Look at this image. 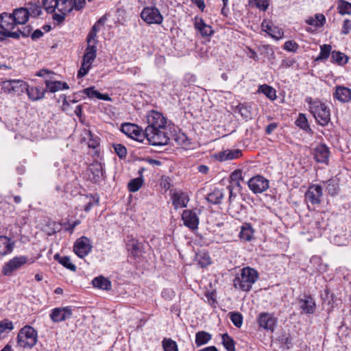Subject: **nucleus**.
Here are the masks:
<instances>
[{
    "label": "nucleus",
    "mask_w": 351,
    "mask_h": 351,
    "mask_svg": "<svg viewBox=\"0 0 351 351\" xmlns=\"http://www.w3.org/2000/svg\"><path fill=\"white\" fill-rule=\"evenodd\" d=\"M147 126L145 128V136L149 145L162 146L169 141L167 128V119L163 114L152 110L147 115Z\"/></svg>",
    "instance_id": "1"
},
{
    "label": "nucleus",
    "mask_w": 351,
    "mask_h": 351,
    "mask_svg": "<svg viewBox=\"0 0 351 351\" xmlns=\"http://www.w3.org/2000/svg\"><path fill=\"white\" fill-rule=\"evenodd\" d=\"M258 279V274L257 271L250 267H245L243 268L241 270V273L235 277L234 280V287L243 291H249Z\"/></svg>",
    "instance_id": "2"
},
{
    "label": "nucleus",
    "mask_w": 351,
    "mask_h": 351,
    "mask_svg": "<svg viewBox=\"0 0 351 351\" xmlns=\"http://www.w3.org/2000/svg\"><path fill=\"white\" fill-rule=\"evenodd\" d=\"M306 101L309 104V110L317 122L322 125H326L330 121V112L328 107L319 100H313L307 97Z\"/></svg>",
    "instance_id": "3"
},
{
    "label": "nucleus",
    "mask_w": 351,
    "mask_h": 351,
    "mask_svg": "<svg viewBox=\"0 0 351 351\" xmlns=\"http://www.w3.org/2000/svg\"><path fill=\"white\" fill-rule=\"evenodd\" d=\"M17 25L12 13L3 12L0 14V34L4 38H19V33L12 32Z\"/></svg>",
    "instance_id": "4"
},
{
    "label": "nucleus",
    "mask_w": 351,
    "mask_h": 351,
    "mask_svg": "<svg viewBox=\"0 0 351 351\" xmlns=\"http://www.w3.org/2000/svg\"><path fill=\"white\" fill-rule=\"evenodd\" d=\"M37 331L32 326L26 325L19 332L17 345L23 348H32L37 342Z\"/></svg>",
    "instance_id": "5"
},
{
    "label": "nucleus",
    "mask_w": 351,
    "mask_h": 351,
    "mask_svg": "<svg viewBox=\"0 0 351 351\" xmlns=\"http://www.w3.org/2000/svg\"><path fill=\"white\" fill-rule=\"evenodd\" d=\"M96 53L97 46L95 45H87V47L83 56L81 67L77 73L78 78L84 77L88 73L96 58Z\"/></svg>",
    "instance_id": "6"
},
{
    "label": "nucleus",
    "mask_w": 351,
    "mask_h": 351,
    "mask_svg": "<svg viewBox=\"0 0 351 351\" xmlns=\"http://www.w3.org/2000/svg\"><path fill=\"white\" fill-rule=\"evenodd\" d=\"M140 16L147 25H161L164 20L160 10L155 6H145Z\"/></svg>",
    "instance_id": "7"
},
{
    "label": "nucleus",
    "mask_w": 351,
    "mask_h": 351,
    "mask_svg": "<svg viewBox=\"0 0 351 351\" xmlns=\"http://www.w3.org/2000/svg\"><path fill=\"white\" fill-rule=\"evenodd\" d=\"M121 130L123 133L138 142H143L146 139L145 130H143L137 125L125 123L121 125Z\"/></svg>",
    "instance_id": "8"
},
{
    "label": "nucleus",
    "mask_w": 351,
    "mask_h": 351,
    "mask_svg": "<svg viewBox=\"0 0 351 351\" xmlns=\"http://www.w3.org/2000/svg\"><path fill=\"white\" fill-rule=\"evenodd\" d=\"M322 195V187L321 186L318 184L310 185L304 195L305 202L308 206L309 207L308 204L313 206L319 205L321 203Z\"/></svg>",
    "instance_id": "9"
},
{
    "label": "nucleus",
    "mask_w": 351,
    "mask_h": 351,
    "mask_svg": "<svg viewBox=\"0 0 351 351\" xmlns=\"http://www.w3.org/2000/svg\"><path fill=\"white\" fill-rule=\"evenodd\" d=\"M250 189L255 194L261 193L269 188V181L262 176L257 175L246 182Z\"/></svg>",
    "instance_id": "10"
},
{
    "label": "nucleus",
    "mask_w": 351,
    "mask_h": 351,
    "mask_svg": "<svg viewBox=\"0 0 351 351\" xmlns=\"http://www.w3.org/2000/svg\"><path fill=\"white\" fill-rule=\"evenodd\" d=\"M28 260L26 256L14 257L4 265L2 270L3 274L5 276H11L14 271L25 265Z\"/></svg>",
    "instance_id": "11"
},
{
    "label": "nucleus",
    "mask_w": 351,
    "mask_h": 351,
    "mask_svg": "<svg viewBox=\"0 0 351 351\" xmlns=\"http://www.w3.org/2000/svg\"><path fill=\"white\" fill-rule=\"evenodd\" d=\"M58 2L56 9L60 13L55 12L53 19L60 23L64 21L66 14L73 10V0H58Z\"/></svg>",
    "instance_id": "12"
},
{
    "label": "nucleus",
    "mask_w": 351,
    "mask_h": 351,
    "mask_svg": "<svg viewBox=\"0 0 351 351\" xmlns=\"http://www.w3.org/2000/svg\"><path fill=\"white\" fill-rule=\"evenodd\" d=\"M92 247L90 239L86 237H82L75 242L73 251L79 257L84 258L91 252Z\"/></svg>",
    "instance_id": "13"
},
{
    "label": "nucleus",
    "mask_w": 351,
    "mask_h": 351,
    "mask_svg": "<svg viewBox=\"0 0 351 351\" xmlns=\"http://www.w3.org/2000/svg\"><path fill=\"white\" fill-rule=\"evenodd\" d=\"M257 320L260 327L271 332L275 330L277 319L272 314L261 313L259 314Z\"/></svg>",
    "instance_id": "14"
},
{
    "label": "nucleus",
    "mask_w": 351,
    "mask_h": 351,
    "mask_svg": "<svg viewBox=\"0 0 351 351\" xmlns=\"http://www.w3.org/2000/svg\"><path fill=\"white\" fill-rule=\"evenodd\" d=\"M72 309L70 306L56 308L51 311L50 318L53 322H60L71 318Z\"/></svg>",
    "instance_id": "15"
},
{
    "label": "nucleus",
    "mask_w": 351,
    "mask_h": 351,
    "mask_svg": "<svg viewBox=\"0 0 351 351\" xmlns=\"http://www.w3.org/2000/svg\"><path fill=\"white\" fill-rule=\"evenodd\" d=\"M313 158L317 162L327 163L330 156L329 148L324 144L317 145L313 150Z\"/></svg>",
    "instance_id": "16"
},
{
    "label": "nucleus",
    "mask_w": 351,
    "mask_h": 351,
    "mask_svg": "<svg viewBox=\"0 0 351 351\" xmlns=\"http://www.w3.org/2000/svg\"><path fill=\"white\" fill-rule=\"evenodd\" d=\"M184 224L191 230L197 228L199 219L196 213L191 210H184L182 215Z\"/></svg>",
    "instance_id": "17"
},
{
    "label": "nucleus",
    "mask_w": 351,
    "mask_h": 351,
    "mask_svg": "<svg viewBox=\"0 0 351 351\" xmlns=\"http://www.w3.org/2000/svg\"><path fill=\"white\" fill-rule=\"evenodd\" d=\"M332 96L341 103H348L351 101V89L344 86H337Z\"/></svg>",
    "instance_id": "18"
},
{
    "label": "nucleus",
    "mask_w": 351,
    "mask_h": 351,
    "mask_svg": "<svg viewBox=\"0 0 351 351\" xmlns=\"http://www.w3.org/2000/svg\"><path fill=\"white\" fill-rule=\"evenodd\" d=\"M171 199L175 209L186 207L189 202L188 195L184 192H174L171 196Z\"/></svg>",
    "instance_id": "19"
},
{
    "label": "nucleus",
    "mask_w": 351,
    "mask_h": 351,
    "mask_svg": "<svg viewBox=\"0 0 351 351\" xmlns=\"http://www.w3.org/2000/svg\"><path fill=\"white\" fill-rule=\"evenodd\" d=\"M299 304L302 311L306 314L313 313L316 307L315 300L311 295H304L299 300Z\"/></svg>",
    "instance_id": "20"
},
{
    "label": "nucleus",
    "mask_w": 351,
    "mask_h": 351,
    "mask_svg": "<svg viewBox=\"0 0 351 351\" xmlns=\"http://www.w3.org/2000/svg\"><path fill=\"white\" fill-rule=\"evenodd\" d=\"M194 21L195 28L201 34L203 37L210 36L214 33L211 26L206 24L202 18L195 16Z\"/></svg>",
    "instance_id": "21"
},
{
    "label": "nucleus",
    "mask_w": 351,
    "mask_h": 351,
    "mask_svg": "<svg viewBox=\"0 0 351 351\" xmlns=\"http://www.w3.org/2000/svg\"><path fill=\"white\" fill-rule=\"evenodd\" d=\"M242 156L241 150L239 149H226L220 152L217 155V160L220 161L230 160L240 158Z\"/></svg>",
    "instance_id": "22"
},
{
    "label": "nucleus",
    "mask_w": 351,
    "mask_h": 351,
    "mask_svg": "<svg viewBox=\"0 0 351 351\" xmlns=\"http://www.w3.org/2000/svg\"><path fill=\"white\" fill-rule=\"evenodd\" d=\"M14 242L7 237L0 236V256L11 253L14 247Z\"/></svg>",
    "instance_id": "23"
},
{
    "label": "nucleus",
    "mask_w": 351,
    "mask_h": 351,
    "mask_svg": "<svg viewBox=\"0 0 351 351\" xmlns=\"http://www.w3.org/2000/svg\"><path fill=\"white\" fill-rule=\"evenodd\" d=\"M261 28L263 31L276 40L281 38L284 34L283 32L278 27L270 25L269 22L265 20L262 22Z\"/></svg>",
    "instance_id": "24"
},
{
    "label": "nucleus",
    "mask_w": 351,
    "mask_h": 351,
    "mask_svg": "<svg viewBox=\"0 0 351 351\" xmlns=\"http://www.w3.org/2000/svg\"><path fill=\"white\" fill-rule=\"evenodd\" d=\"M28 97L32 101H38L45 97V90L38 87H29L26 89Z\"/></svg>",
    "instance_id": "25"
},
{
    "label": "nucleus",
    "mask_w": 351,
    "mask_h": 351,
    "mask_svg": "<svg viewBox=\"0 0 351 351\" xmlns=\"http://www.w3.org/2000/svg\"><path fill=\"white\" fill-rule=\"evenodd\" d=\"M224 197L223 189H215L207 195L206 199L208 202L213 204H219Z\"/></svg>",
    "instance_id": "26"
},
{
    "label": "nucleus",
    "mask_w": 351,
    "mask_h": 351,
    "mask_svg": "<svg viewBox=\"0 0 351 351\" xmlns=\"http://www.w3.org/2000/svg\"><path fill=\"white\" fill-rule=\"evenodd\" d=\"M12 14L16 19V23L19 25L25 24L29 17L26 8H16L13 11Z\"/></svg>",
    "instance_id": "27"
},
{
    "label": "nucleus",
    "mask_w": 351,
    "mask_h": 351,
    "mask_svg": "<svg viewBox=\"0 0 351 351\" xmlns=\"http://www.w3.org/2000/svg\"><path fill=\"white\" fill-rule=\"evenodd\" d=\"M92 285L94 287L108 291L111 289V282L106 278L99 276L93 279Z\"/></svg>",
    "instance_id": "28"
},
{
    "label": "nucleus",
    "mask_w": 351,
    "mask_h": 351,
    "mask_svg": "<svg viewBox=\"0 0 351 351\" xmlns=\"http://www.w3.org/2000/svg\"><path fill=\"white\" fill-rule=\"evenodd\" d=\"M254 234V230L250 223H244L239 232V237L241 240L250 241L252 240Z\"/></svg>",
    "instance_id": "29"
},
{
    "label": "nucleus",
    "mask_w": 351,
    "mask_h": 351,
    "mask_svg": "<svg viewBox=\"0 0 351 351\" xmlns=\"http://www.w3.org/2000/svg\"><path fill=\"white\" fill-rule=\"evenodd\" d=\"M89 171L93 175L92 180L97 182L103 175V169L100 163L96 162L89 166Z\"/></svg>",
    "instance_id": "30"
},
{
    "label": "nucleus",
    "mask_w": 351,
    "mask_h": 351,
    "mask_svg": "<svg viewBox=\"0 0 351 351\" xmlns=\"http://www.w3.org/2000/svg\"><path fill=\"white\" fill-rule=\"evenodd\" d=\"M258 91V93L264 94L271 100H275L277 97L276 90L267 84L259 86Z\"/></svg>",
    "instance_id": "31"
},
{
    "label": "nucleus",
    "mask_w": 351,
    "mask_h": 351,
    "mask_svg": "<svg viewBox=\"0 0 351 351\" xmlns=\"http://www.w3.org/2000/svg\"><path fill=\"white\" fill-rule=\"evenodd\" d=\"M54 258L66 269L72 271H76V266L71 263L69 256H60L58 254H56L54 255Z\"/></svg>",
    "instance_id": "32"
},
{
    "label": "nucleus",
    "mask_w": 351,
    "mask_h": 351,
    "mask_svg": "<svg viewBox=\"0 0 351 351\" xmlns=\"http://www.w3.org/2000/svg\"><path fill=\"white\" fill-rule=\"evenodd\" d=\"M212 338V335L205 331H199L195 335V343L197 347L207 343Z\"/></svg>",
    "instance_id": "33"
},
{
    "label": "nucleus",
    "mask_w": 351,
    "mask_h": 351,
    "mask_svg": "<svg viewBox=\"0 0 351 351\" xmlns=\"http://www.w3.org/2000/svg\"><path fill=\"white\" fill-rule=\"evenodd\" d=\"M28 84L21 80H13V94L18 95L26 92Z\"/></svg>",
    "instance_id": "34"
},
{
    "label": "nucleus",
    "mask_w": 351,
    "mask_h": 351,
    "mask_svg": "<svg viewBox=\"0 0 351 351\" xmlns=\"http://www.w3.org/2000/svg\"><path fill=\"white\" fill-rule=\"evenodd\" d=\"M306 23L316 27H322L326 23V18L322 14H316L315 18H309L306 21Z\"/></svg>",
    "instance_id": "35"
},
{
    "label": "nucleus",
    "mask_w": 351,
    "mask_h": 351,
    "mask_svg": "<svg viewBox=\"0 0 351 351\" xmlns=\"http://www.w3.org/2000/svg\"><path fill=\"white\" fill-rule=\"evenodd\" d=\"M26 9L28 10L29 16L32 17H36L42 12V8L38 1H35L34 3L32 2L28 3Z\"/></svg>",
    "instance_id": "36"
},
{
    "label": "nucleus",
    "mask_w": 351,
    "mask_h": 351,
    "mask_svg": "<svg viewBox=\"0 0 351 351\" xmlns=\"http://www.w3.org/2000/svg\"><path fill=\"white\" fill-rule=\"evenodd\" d=\"M144 182L143 176L132 179L128 184V188L129 191L134 193L138 191L142 186Z\"/></svg>",
    "instance_id": "37"
},
{
    "label": "nucleus",
    "mask_w": 351,
    "mask_h": 351,
    "mask_svg": "<svg viewBox=\"0 0 351 351\" xmlns=\"http://www.w3.org/2000/svg\"><path fill=\"white\" fill-rule=\"evenodd\" d=\"M348 56L340 51H333L331 52V62L343 65L347 63Z\"/></svg>",
    "instance_id": "38"
},
{
    "label": "nucleus",
    "mask_w": 351,
    "mask_h": 351,
    "mask_svg": "<svg viewBox=\"0 0 351 351\" xmlns=\"http://www.w3.org/2000/svg\"><path fill=\"white\" fill-rule=\"evenodd\" d=\"M337 10L341 15L351 14V3L345 0L337 1Z\"/></svg>",
    "instance_id": "39"
},
{
    "label": "nucleus",
    "mask_w": 351,
    "mask_h": 351,
    "mask_svg": "<svg viewBox=\"0 0 351 351\" xmlns=\"http://www.w3.org/2000/svg\"><path fill=\"white\" fill-rule=\"evenodd\" d=\"M221 338L222 344L227 351H235L234 341L228 333L223 334Z\"/></svg>",
    "instance_id": "40"
},
{
    "label": "nucleus",
    "mask_w": 351,
    "mask_h": 351,
    "mask_svg": "<svg viewBox=\"0 0 351 351\" xmlns=\"http://www.w3.org/2000/svg\"><path fill=\"white\" fill-rule=\"evenodd\" d=\"M326 191L332 196L337 194L339 187L335 180L330 179L324 182Z\"/></svg>",
    "instance_id": "41"
},
{
    "label": "nucleus",
    "mask_w": 351,
    "mask_h": 351,
    "mask_svg": "<svg viewBox=\"0 0 351 351\" xmlns=\"http://www.w3.org/2000/svg\"><path fill=\"white\" fill-rule=\"evenodd\" d=\"M241 181L244 182L242 176V171L240 169L235 170L230 175L231 184L237 187L241 188Z\"/></svg>",
    "instance_id": "42"
},
{
    "label": "nucleus",
    "mask_w": 351,
    "mask_h": 351,
    "mask_svg": "<svg viewBox=\"0 0 351 351\" xmlns=\"http://www.w3.org/2000/svg\"><path fill=\"white\" fill-rule=\"evenodd\" d=\"M295 124L298 127L300 128L302 130L306 132L311 130V128L308 123V120L306 116L302 113L299 114V116L295 121Z\"/></svg>",
    "instance_id": "43"
},
{
    "label": "nucleus",
    "mask_w": 351,
    "mask_h": 351,
    "mask_svg": "<svg viewBox=\"0 0 351 351\" xmlns=\"http://www.w3.org/2000/svg\"><path fill=\"white\" fill-rule=\"evenodd\" d=\"M196 261L201 267H204L211 263L209 255L206 252H200L196 256Z\"/></svg>",
    "instance_id": "44"
},
{
    "label": "nucleus",
    "mask_w": 351,
    "mask_h": 351,
    "mask_svg": "<svg viewBox=\"0 0 351 351\" xmlns=\"http://www.w3.org/2000/svg\"><path fill=\"white\" fill-rule=\"evenodd\" d=\"M332 47L330 45H323L320 47V53L316 58L317 61L326 60L331 52Z\"/></svg>",
    "instance_id": "45"
},
{
    "label": "nucleus",
    "mask_w": 351,
    "mask_h": 351,
    "mask_svg": "<svg viewBox=\"0 0 351 351\" xmlns=\"http://www.w3.org/2000/svg\"><path fill=\"white\" fill-rule=\"evenodd\" d=\"M164 351H178L176 342L171 339H164L162 341Z\"/></svg>",
    "instance_id": "46"
},
{
    "label": "nucleus",
    "mask_w": 351,
    "mask_h": 351,
    "mask_svg": "<svg viewBox=\"0 0 351 351\" xmlns=\"http://www.w3.org/2000/svg\"><path fill=\"white\" fill-rule=\"evenodd\" d=\"M47 90L51 93H55L58 90H62V82L60 81H45Z\"/></svg>",
    "instance_id": "47"
},
{
    "label": "nucleus",
    "mask_w": 351,
    "mask_h": 351,
    "mask_svg": "<svg viewBox=\"0 0 351 351\" xmlns=\"http://www.w3.org/2000/svg\"><path fill=\"white\" fill-rule=\"evenodd\" d=\"M43 4L48 13H53L57 8L58 2V0H43Z\"/></svg>",
    "instance_id": "48"
},
{
    "label": "nucleus",
    "mask_w": 351,
    "mask_h": 351,
    "mask_svg": "<svg viewBox=\"0 0 351 351\" xmlns=\"http://www.w3.org/2000/svg\"><path fill=\"white\" fill-rule=\"evenodd\" d=\"M230 319L232 324L237 328H240L243 324V316L238 312H230L229 313Z\"/></svg>",
    "instance_id": "49"
},
{
    "label": "nucleus",
    "mask_w": 351,
    "mask_h": 351,
    "mask_svg": "<svg viewBox=\"0 0 351 351\" xmlns=\"http://www.w3.org/2000/svg\"><path fill=\"white\" fill-rule=\"evenodd\" d=\"M279 341L282 347L289 349L293 346L292 338L289 334L282 335L279 337Z\"/></svg>",
    "instance_id": "50"
},
{
    "label": "nucleus",
    "mask_w": 351,
    "mask_h": 351,
    "mask_svg": "<svg viewBox=\"0 0 351 351\" xmlns=\"http://www.w3.org/2000/svg\"><path fill=\"white\" fill-rule=\"evenodd\" d=\"M0 86L5 93L13 94V80H2L0 82Z\"/></svg>",
    "instance_id": "51"
},
{
    "label": "nucleus",
    "mask_w": 351,
    "mask_h": 351,
    "mask_svg": "<svg viewBox=\"0 0 351 351\" xmlns=\"http://www.w3.org/2000/svg\"><path fill=\"white\" fill-rule=\"evenodd\" d=\"M14 328L13 324L11 321L4 319L0 322V333L10 332Z\"/></svg>",
    "instance_id": "52"
},
{
    "label": "nucleus",
    "mask_w": 351,
    "mask_h": 351,
    "mask_svg": "<svg viewBox=\"0 0 351 351\" xmlns=\"http://www.w3.org/2000/svg\"><path fill=\"white\" fill-rule=\"evenodd\" d=\"M113 147L114 152L120 158H125L127 155V149L125 146L121 144H114Z\"/></svg>",
    "instance_id": "53"
},
{
    "label": "nucleus",
    "mask_w": 351,
    "mask_h": 351,
    "mask_svg": "<svg viewBox=\"0 0 351 351\" xmlns=\"http://www.w3.org/2000/svg\"><path fill=\"white\" fill-rule=\"evenodd\" d=\"M88 135L89 137V139L88 141V146L90 148H93V149L97 147L99 145V138L97 136L94 137L90 131H88Z\"/></svg>",
    "instance_id": "54"
},
{
    "label": "nucleus",
    "mask_w": 351,
    "mask_h": 351,
    "mask_svg": "<svg viewBox=\"0 0 351 351\" xmlns=\"http://www.w3.org/2000/svg\"><path fill=\"white\" fill-rule=\"evenodd\" d=\"M237 110H238L239 113L241 115V117H243L244 119H247L250 118V112L247 107H246L245 105L241 104H239L237 106Z\"/></svg>",
    "instance_id": "55"
},
{
    "label": "nucleus",
    "mask_w": 351,
    "mask_h": 351,
    "mask_svg": "<svg viewBox=\"0 0 351 351\" xmlns=\"http://www.w3.org/2000/svg\"><path fill=\"white\" fill-rule=\"evenodd\" d=\"M228 189L229 191V198H228L229 209H232L236 206L235 203H234V199L237 197V194L233 193L232 186H231V185L228 186Z\"/></svg>",
    "instance_id": "56"
},
{
    "label": "nucleus",
    "mask_w": 351,
    "mask_h": 351,
    "mask_svg": "<svg viewBox=\"0 0 351 351\" xmlns=\"http://www.w3.org/2000/svg\"><path fill=\"white\" fill-rule=\"evenodd\" d=\"M298 49V45L293 40H288L284 45V49L288 51L295 52Z\"/></svg>",
    "instance_id": "57"
},
{
    "label": "nucleus",
    "mask_w": 351,
    "mask_h": 351,
    "mask_svg": "<svg viewBox=\"0 0 351 351\" xmlns=\"http://www.w3.org/2000/svg\"><path fill=\"white\" fill-rule=\"evenodd\" d=\"M82 92L87 95L89 98H94L96 97L98 99L99 92L97 90H95L94 89V87H89L87 88H85L82 90Z\"/></svg>",
    "instance_id": "58"
},
{
    "label": "nucleus",
    "mask_w": 351,
    "mask_h": 351,
    "mask_svg": "<svg viewBox=\"0 0 351 351\" xmlns=\"http://www.w3.org/2000/svg\"><path fill=\"white\" fill-rule=\"evenodd\" d=\"M254 2L256 7L263 11H265L269 6V0H254Z\"/></svg>",
    "instance_id": "59"
},
{
    "label": "nucleus",
    "mask_w": 351,
    "mask_h": 351,
    "mask_svg": "<svg viewBox=\"0 0 351 351\" xmlns=\"http://www.w3.org/2000/svg\"><path fill=\"white\" fill-rule=\"evenodd\" d=\"M351 31V21L349 19L343 21L341 34L346 35Z\"/></svg>",
    "instance_id": "60"
},
{
    "label": "nucleus",
    "mask_w": 351,
    "mask_h": 351,
    "mask_svg": "<svg viewBox=\"0 0 351 351\" xmlns=\"http://www.w3.org/2000/svg\"><path fill=\"white\" fill-rule=\"evenodd\" d=\"M96 36H97V33L90 30V32L88 34L87 39H86L87 45L90 44V45H96V43H97V40L95 39Z\"/></svg>",
    "instance_id": "61"
},
{
    "label": "nucleus",
    "mask_w": 351,
    "mask_h": 351,
    "mask_svg": "<svg viewBox=\"0 0 351 351\" xmlns=\"http://www.w3.org/2000/svg\"><path fill=\"white\" fill-rule=\"evenodd\" d=\"M73 8L80 10L85 5L86 0H73Z\"/></svg>",
    "instance_id": "62"
},
{
    "label": "nucleus",
    "mask_w": 351,
    "mask_h": 351,
    "mask_svg": "<svg viewBox=\"0 0 351 351\" xmlns=\"http://www.w3.org/2000/svg\"><path fill=\"white\" fill-rule=\"evenodd\" d=\"M16 32L19 33V36H22L23 37H27L31 32V28L29 26H27L23 27V29H18Z\"/></svg>",
    "instance_id": "63"
},
{
    "label": "nucleus",
    "mask_w": 351,
    "mask_h": 351,
    "mask_svg": "<svg viewBox=\"0 0 351 351\" xmlns=\"http://www.w3.org/2000/svg\"><path fill=\"white\" fill-rule=\"evenodd\" d=\"M277 123H271L266 127L265 132L267 134H271L277 128Z\"/></svg>",
    "instance_id": "64"
}]
</instances>
